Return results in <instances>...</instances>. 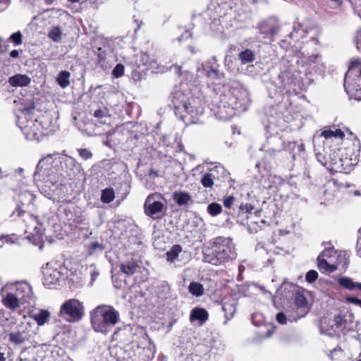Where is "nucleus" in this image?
Segmentation results:
<instances>
[{
    "label": "nucleus",
    "instance_id": "obj_25",
    "mask_svg": "<svg viewBox=\"0 0 361 361\" xmlns=\"http://www.w3.org/2000/svg\"><path fill=\"white\" fill-rule=\"evenodd\" d=\"M30 336L27 327L18 326L17 331H11L8 334V341L15 345H20L28 340Z\"/></svg>",
    "mask_w": 361,
    "mask_h": 361
},
{
    "label": "nucleus",
    "instance_id": "obj_58",
    "mask_svg": "<svg viewBox=\"0 0 361 361\" xmlns=\"http://www.w3.org/2000/svg\"><path fill=\"white\" fill-rule=\"evenodd\" d=\"M234 200L235 198L233 196H228L224 199V205L226 208H231L232 204H233Z\"/></svg>",
    "mask_w": 361,
    "mask_h": 361
},
{
    "label": "nucleus",
    "instance_id": "obj_47",
    "mask_svg": "<svg viewBox=\"0 0 361 361\" xmlns=\"http://www.w3.org/2000/svg\"><path fill=\"white\" fill-rule=\"evenodd\" d=\"M23 35L22 33L20 31H18L16 32L13 33L10 36V39L16 44V45H20L22 42Z\"/></svg>",
    "mask_w": 361,
    "mask_h": 361
},
{
    "label": "nucleus",
    "instance_id": "obj_6",
    "mask_svg": "<svg viewBox=\"0 0 361 361\" xmlns=\"http://www.w3.org/2000/svg\"><path fill=\"white\" fill-rule=\"evenodd\" d=\"M90 319L93 329L106 334L118 322L119 314L111 306L99 305L91 312Z\"/></svg>",
    "mask_w": 361,
    "mask_h": 361
},
{
    "label": "nucleus",
    "instance_id": "obj_12",
    "mask_svg": "<svg viewBox=\"0 0 361 361\" xmlns=\"http://www.w3.org/2000/svg\"><path fill=\"white\" fill-rule=\"evenodd\" d=\"M361 67V59L360 58H353L350 61L349 69L345 74L344 79V87L346 92L350 98L361 101V89H356L354 84L353 76L357 74V71Z\"/></svg>",
    "mask_w": 361,
    "mask_h": 361
},
{
    "label": "nucleus",
    "instance_id": "obj_15",
    "mask_svg": "<svg viewBox=\"0 0 361 361\" xmlns=\"http://www.w3.org/2000/svg\"><path fill=\"white\" fill-rule=\"evenodd\" d=\"M55 158H59L60 165L59 166V173L60 175V183L63 178L71 179L74 176V167L75 166V160L71 157H63L59 153H54Z\"/></svg>",
    "mask_w": 361,
    "mask_h": 361
},
{
    "label": "nucleus",
    "instance_id": "obj_48",
    "mask_svg": "<svg viewBox=\"0 0 361 361\" xmlns=\"http://www.w3.org/2000/svg\"><path fill=\"white\" fill-rule=\"evenodd\" d=\"M124 66L121 63H118L113 69L112 74L115 78H120L124 73Z\"/></svg>",
    "mask_w": 361,
    "mask_h": 361
},
{
    "label": "nucleus",
    "instance_id": "obj_24",
    "mask_svg": "<svg viewBox=\"0 0 361 361\" xmlns=\"http://www.w3.org/2000/svg\"><path fill=\"white\" fill-rule=\"evenodd\" d=\"M336 327L337 324L335 317L333 318L323 317L320 321L319 329L320 332L323 334H326L329 336L339 334L338 330Z\"/></svg>",
    "mask_w": 361,
    "mask_h": 361
},
{
    "label": "nucleus",
    "instance_id": "obj_53",
    "mask_svg": "<svg viewBox=\"0 0 361 361\" xmlns=\"http://www.w3.org/2000/svg\"><path fill=\"white\" fill-rule=\"evenodd\" d=\"M353 78L354 79L356 89H361V67L357 70V74L353 76Z\"/></svg>",
    "mask_w": 361,
    "mask_h": 361
},
{
    "label": "nucleus",
    "instance_id": "obj_52",
    "mask_svg": "<svg viewBox=\"0 0 361 361\" xmlns=\"http://www.w3.org/2000/svg\"><path fill=\"white\" fill-rule=\"evenodd\" d=\"M171 148H173L175 152H180L183 149V145L180 142V140H179V138L178 137H174V142L171 145Z\"/></svg>",
    "mask_w": 361,
    "mask_h": 361
},
{
    "label": "nucleus",
    "instance_id": "obj_45",
    "mask_svg": "<svg viewBox=\"0 0 361 361\" xmlns=\"http://www.w3.org/2000/svg\"><path fill=\"white\" fill-rule=\"evenodd\" d=\"M240 73H243L245 75H255L257 74V71H256V68L254 65L252 64H250V65H247L245 68H244L243 66L240 68Z\"/></svg>",
    "mask_w": 361,
    "mask_h": 361
},
{
    "label": "nucleus",
    "instance_id": "obj_46",
    "mask_svg": "<svg viewBox=\"0 0 361 361\" xmlns=\"http://www.w3.org/2000/svg\"><path fill=\"white\" fill-rule=\"evenodd\" d=\"M254 209V206L248 203H242L239 206V214H250Z\"/></svg>",
    "mask_w": 361,
    "mask_h": 361
},
{
    "label": "nucleus",
    "instance_id": "obj_41",
    "mask_svg": "<svg viewBox=\"0 0 361 361\" xmlns=\"http://www.w3.org/2000/svg\"><path fill=\"white\" fill-rule=\"evenodd\" d=\"M182 251V247L179 245H173L171 249L166 253V260L169 262H173Z\"/></svg>",
    "mask_w": 361,
    "mask_h": 361
},
{
    "label": "nucleus",
    "instance_id": "obj_40",
    "mask_svg": "<svg viewBox=\"0 0 361 361\" xmlns=\"http://www.w3.org/2000/svg\"><path fill=\"white\" fill-rule=\"evenodd\" d=\"M224 64L226 69L232 73L235 74L240 71V68L237 67L235 64V59L231 56H226L225 57Z\"/></svg>",
    "mask_w": 361,
    "mask_h": 361
},
{
    "label": "nucleus",
    "instance_id": "obj_37",
    "mask_svg": "<svg viewBox=\"0 0 361 361\" xmlns=\"http://www.w3.org/2000/svg\"><path fill=\"white\" fill-rule=\"evenodd\" d=\"M71 73L66 71H61L56 78L57 82L59 86L64 89L70 85Z\"/></svg>",
    "mask_w": 361,
    "mask_h": 361
},
{
    "label": "nucleus",
    "instance_id": "obj_18",
    "mask_svg": "<svg viewBox=\"0 0 361 361\" xmlns=\"http://www.w3.org/2000/svg\"><path fill=\"white\" fill-rule=\"evenodd\" d=\"M233 2L232 0H215L213 2L209 9L214 10V18H221L226 16L233 8Z\"/></svg>",
    "mask_w": 361,
    "mask_h": 361
},
{
    "label": "nucleus",
    "instance_id": "obj_20",
    "mask_svg": "<svg viewBox=\"0 0 361 361\" xmlns=\"http://www.w3.org/2000/svg\"><path fill=\"white\" fill-rule=\"evenodd\" d=\"M335 319L337 324L336 328L338 329L339 334L341 332L348 331L353 329L354 316L352 313L347 312L344 314L335 316Z\"/></svg>",
    "mask_w": 361,
    "mask_h": 361
},
{
    "label": "nucleus",
    "instance_id": "obj_13",
    "mask_svg": "<svg viewBox=\"0 0 361 361\" xmlns=\"http://www.w3.org/2000/svg\"><path fill=\"white\" fill-rule=\"evenodd\" d=\"M198 77L205 76L210 80H219L223 78V73L219 69L216 57H212L197 67Z\"/></svg>",
    "mask_w": 361,
    "mask_h": 361
},
{
    "label": "nucleus",
    "instance_id": "obj_28",
    "mask_svg": "<svg viewBox=\"0 0 361 361\" xmlns=\"http://www.w3.org/2000/svg\"><path fill=\"white\" fill-rule=\"evenodd\" d=\"M141 267L135 259H130L128 261H125L120 264V271L126 274V276H131L136 272H138Z\"/></svg>",
    "mask_w": 361,
    "mask_h": 361
},
{
    "label": "nucleus",
    "instance_id": "obj_29",
    "mask_svg": "<svg viewBox=\"0 0 361 361\" xmlns=\"http://www.w3.org/2000/svg\"><path fill=\"white\" fill-rule=\"evenodd\" d=\"M221 309L224 313L225 321L224 324H226L229 320H231L235 312V302L233 299H229L226 301H224L221 304Z\"/></svg>",
    "mask_w": 361,
    "mask_h": 361
},
{
    "label": "nucleus",
    "instance_id": "obj_19",
    "mask_svg": "<svg viewBox=\"0 0 361 361\" xmlns=\"http://www.w3.org/2000/svg\"><path fill=\"white\" fill-rule=\"evenodd\" d=\"M259 34L265 39L273 40V37L278 30V26L274 20H264L257 25Z\"/></svg>",
    "mask_w": 361,
    "mask_h": 361
},
{
    "label": "nucleus",
    "instance_id": "obj_26",
    "mask_svg": "<svg viewBox=\"0 0 361 361\" xmlns=\"http://www.w3.org/2000/svg\"><path fill=\"white\" fill-rule=\"evenodd\" d=\"M62 277L61 271L53 267H47L44 271V285L51 288L59 283Z\"/></svg>",
    "mask_w": 361,
    "mask_h": 361
},
{
    "label": "nucleus",
    "instance_id": "obj_33",
    "mask_svg": "<svg viewBox=\"0 0 361 361\" xmlns=\"http://www.w3.org/2000/svg\"><path fill=\"white\" fill-rule=\"evenodd\" d=\"M173 200L176 203L181 207L187 205L192 201L191 195L187 192L176 191L173 194Z\"/></svg>",
    "mask_w": 361,
    "mask_h": 361
},
{
    "label": "nucleus",
    "instance_id": "obj_5",
    "mask_svg": "<svg viewBox=\"0 0 361 361\" xmlns=\"http://www.w3.org/2000/svg\"><path fill=\"white\" fill-rule=\"evenodd\" d=\"M202 252L204 261L215 266L233 260L237 256L232 239L221 236L211 240Z\"/></svg>",
    "mask_w": 361,
    "mask_h": 361
},
{
    "label": "nucleus",
    "instance_id": "obj_8",
    "mask_svg": "<svg viewBox=\"0 0 361 361\" xmlns=\"http://www.w3.org/2000/svg\"><path fill=\"white\" fill-rule=\"evenodd\" d=\"M209 108L213 114L219 120H228L237 113L233 104L225 92L216 94L212 99Z\"/></svg>",
    "mask_w": 361,
    "mask_h": 361
},
{
    "label": "nucleus",
    "instance_id": "obj_3",
    "mask_svg": "<svg viewBox=\"0 0 361 361\" xmlns=\"http://www.w3.org/2000/svg\"><path fill=\"white\" fill-rule=\"evenodd\" d=\"M14 110L18 128L29 140H39L43 135V130L47 126L43 124L35 115V106L32 99L19 98L14 100Z\"/></svg>",
    "mask_w": 361,
    "mask_h": 361
},
{
    "label": "nucleus",
    "instance_id": "obj_49",
    "mask_svg": "<svg viewBox=\"0 0 361 361\" xmlns=\"http://www.w3.org/2000/svg\"><path fill=\"white\" fill-rule=\"evenodd\" d=\"M103 250L104 247L102 244L97 242H94L92 243L90 246L89 254L93 255L96 251L102 252Z\"/></svg>",
    "mask_w": 361,
    "mask_h": 361
},
{
    "label": "nucleus",
    "instance_id": "obj_14",
    "mask_svg": "<svg viewBox=\"0 0 361 361\" xmlns=\"http://www.w3.org/2000/svg\"><path fill=\"white\" fill-rule=\"evenodd\" d=\"M159 199V194H152L147 197L144 204L145 214L153 219H160L162 215L164 204Z\"/></svg>",
    "mask_w": 361,
    "mask_h": 361
},
{
    "label": "nucleus",
    "instance_id": "obj_43",
    "mask_svg": "<svg viewBox=\"0 0 361 361\" xmlns=\"http://www.w3.org/2000/svg\"><path fill=\"white\" fill-rule=\"evenodd\" d=\"M207 212L212 216H216L221 213L222 207L220 204L212 202L207 206Z\"/></svg>",
    "mask_w": 361,
    "mask_h": 361
},
{
    "label": "nucleus",
    "instance_id": "obj_62",
    "mask_svg": "<svg viewBox=\"0 0 361 361\" xmlns=\"http://www.w3.org/2000/svg\"><path fill=\"white\" fill-rule=\"evenodd\" d=\"M0 241L1 242H6V243H13V240L11 239V237L9 236V235H0Z\"/></svg>",
    "mask_w": 361,
    "mask_h": 361
},
{
    "label": "nucleus",
    "instance_id": "obj_10",
    "mask_svg": "<svg viewBox=\"0 0 361 361\" xmlns=\"http://www.w3.org/2000/svg\"><path fill=\"white\" fill-rule=\"evenodd\" d=\"M82 302L75 298L66 300L61 306L59 317L68 322H77L84 316Z\"/></svg>",
    "mask_w": 361,
    "mask_h": 361
},
{
    "label": "nucleus",
    "instance_id": "obj_4",
    "mask_svg": "<svg viewBox=\"0 0 361 361\" xmlns=\"http://www.w3.org/2000/svg\"><path fill=\"white\" fill-rule=\"evenodd\" d=\"M61 161L59 158H55L54 153L47 154L39 161L33 178L42 193L50 195L53 188L60 183L61 174L58 170Z\"/></svg>",
    "mask_w": 361,
    "mask_h": 361
},
{
    "label": "nucleus",
    "instance_id": "obj_56",
    "mask_svg": "<svg viewBox=\"0 0 361 361\" xmlns=\"http://www.w3.org/2000/svg\"><path fill=\"white\" fill-rule=\"evenodd\" d=\"M354 42L356 44L357 49H360L361 48V30L356 32L354 37Z\"/></svg>",
    "mask_w": 361,
    "mask_h": 361
},
{
    "label": "nucleus",
    "instance_id": "obj_50",
    "mask_svg": "<svg viewBox=\"0 0 361 361\" xmlns=\"http://www.w3.org/2000/svg\"><path fill=\"white\" fill-rule=\"evenodd\" d=\"M318 273L315 270H310L306 274L305 279L307 282L312 283L316 281Z\"/></svg>",
    "mask_w": 361,
    "mask_h": 361
},
{
    "label": "nucleus",
    "instance_id": "obj_64",
    "mask_svg": "<svg viewBox=\"0 0 361 361\" xmlns=\"http://www.w3.org/2000/svg\"><path fill=\"white\" fill-rule=\"evenodd\" d=\"M347 300L353 304L358 305L360 299L355 298V297H349L347 298Z\"/></svg>",
    "mask_w": 361,
    "mask_h": 361
},
{
    "label": "nucleus",
    "instance_id": "obj_30",
    "mask_svg": "<svg viewBox=\"0 0 361 361\" xmlns=\"http://www.w3.org/2000/svg\"><path fill=\"white\" fill-rule=\"evenodd\" d=\"M18 300L17 298L12 293L6 291L5 295L3 296L2 302L4 305L10 309L11 310H15L18 307L23 306V303Z\"/></svg>",
    "mask_w": 361,
    "mask_h": 361
},
{
    "label": "nucleus",
    "instance_id": "obj_9",
    "mask_svg": "<svg viewBox=\"0 0 361 361\" xmlns=\"http://www.w3.org/2000/svg\"><path fill=\"white\" fill-rule=\"evenodd\" d=\"M225 94L233 104L237 112H244L247 110L250 103V93L247 89L240 85H233Z\"/></svg>",
    "mask_w": 361,
    "mask_h": 361
},
{
    "label": "nucleus",
    "instance_id": "obj_63",
    "mask_svg": "<svg viewBox=\"0 0 361 361\" xmlns=\"http://www.w3.org/2000/svg\"><path fill=\"white\" fill-rule=\"evenodd\" d=\"M269 142L273 143V144H279V145H280V146L282 145V142H281V139L276 136L271 137L270 138V140L269 141Z\"/></svg>",
    "mask_w": 361,
    "mask_h": 361
},
{
    "label": "nucleus",
    "instance_id": "obj_59",
    "mask_svg": "<svg viewBox=\"0 0 361 361\" xmlns=\"http://www.w3.org/2000/svg\"><path fill=\"white\" fill-rule=\"evenodd\" d=\"M191 37V33L189 30H185L182 35L180 37H178L177 38V40L180 42H182L183 40H186L188 39H189L190 37Z\"/></svg>",
    "mask_w": 361,
    "mask_h": 361
},
{
    "label": "nucleus",
    "instance_id": "obj_54",
    "mask_svg": "<svg viewBox=\"0 0 361 361\" xmlns=\"http://www.w3.org/2000/svg\"><path fill=\"white\" fill-rule=\"evenodd\" d=\"M281 150V147H268L267 149H265L266 152L270 156V157H275L276 154L279 153Z\"/></svg>",
    "mask_w": 361,
    "mask_h": 361
},
{
    "label": "nucleus",
    "instance_id": "obj_17",
    "mask_svg": "<svg viewBox=\"0 0 361 361\" xmlns=\"http://www.w3.org/2000/svg\"><path fill=\"white\" fill-rule=\"evenodd\" d=\"M93 116L97 118V121L102 125L105 126L104 130L108 136L113 134V131L111 128L112 123V117L109 113V109L106 107H102L96 109L93 113Z\"/></svg>",
    "mask_w": 361,
    "mask_h": 361
},
{
    "label": "nucleus",
    "instance_id": "obj_22",
    "mask_svg": "<svg viewBox=\"0 0 361 361\" xmlns=\"http://www.w3.org/2000/svg\"><path fill=\"white\" fill-rule=\"evenodd\" d=\"M295 304L297 308V317H289L290 322L295 321L297 319L305 317L309 312L308 302L304 295L296 293L294 298Z\"/></svg>",
    "mask_w": 361,
    "mask_h": 361
},
{
    "label": "nucleus",
    "instance_id": "obj_2",
    "mask_svg": "<svg viewBox=\"0 0 361 361\" xmlns=\"http://www.w3.org/2000/svg\"><path fill=\"white\" fill-rule=\"evenodd\" d=\"M172 103L175 114L186 124L201 123L204 111L205 98L200 90L188 84H182L180 90L173 93Z\"/></svg>",
    "mask_w": 361,
    "mask_h": 361
},
{
    "label": "nucleus",
    "instance_id": "obj_1",
    "mask_svg": "<svg viewBox=\"0 0 361 361\" xmlns=\"http://www.w3.org/2000/svg\"><path fill=\"white\" fill-rule=\"evenodd\" d=\"M351 138L343 140L345 133L336 127L324 130L314 140H323L324 154L317 153V158L324 166L335 172L348 173L350 168L357 164L360 152V142L349 133Z\"/></svg>",
    "mask_w": 361,
    "mask_h": 361
},
{
    "label": "nucleus",
    "instance_id": "obj_39",
    "mask_svg": "<svg viewBox=\"0 0 361 361\" xmlns=\"http://www.w3.org/2000/svg\"><path fill=\"white\" fill-rule=\"evenodd\" d=\"M338 283L342 287L349 290H353L354 289L358 288V284L360 283L354 282L350 278L348 277H341L338 279Z\"/></svg>",
    "mask_w": 361,
    "mask_h": 361
},
{
    "label": "nucleus",
    "instance_id": "obj_21",
    "mask_svg": "<svg viewBox=\"0 0 361 361\" xmlns=\"http://www.w3.org/2000/svg\"><path fill=\"white\" fill-rule=\"evenodd\" d=\"M29 317L33 319L39 326L44 325L50 318V312L47 310L37 309L35 305L30 307H25Z\"/></svg>",
    "mask_w": 361,
    "mask_h": 361
},
{
    "label": "nucleus",
    "instance_id": "obj_44",
    "mask_svg": "<svg viewBox=\"0 0 361 361\" xmlns=\"http://www.w3.org/2000/svg\"><path fill=\"white\" fill-rule=\"evenodd\" d=\"M97 56L98 57L99 65L102 68H106L107 66L106 63L107 59L106 51L103 49L99 48L97 51Z\"/></svg>",
    "mask_w": 361,
    "mask_h": 361
},
{
    "label": "nucleus",
    "instance_id": "obj_51",
    "mask_svg": "<svg viewBox=\"0 0 361 361\" xmlns=\"http://www.w3.org/2000/svg\"><path fill=\"white\" fill-rule=\"evenodd\" d=\"M80 157L84 160L91 159L92 153L87 149H79L78 150Z\"/></svg>",
    "mask_w": 361,
    "mask_h": 361
},
{
    "label": "nucleus",
    "instance_id": "obj_36",
    "mask_svg": "<svg viewBox=\"0 0 361 361\" xmlns=\"http://www.w3.org/2000/svg\"><path fill=\"white\" fill-rule=\"evenodd\" d=\"M317 264L319 269L324 273H332L337 269L335 265L330 264L325 258L318 257Z\"/></svg>",
    "mask_w": 361,
    "mask_h": 361
},
{
    "label": "nucleus",
    "instance_id": "obj_57",
    "mask_svg": "<svg viewBox=\"0 0 361 361\" xmlns=\"http://www.w3.org/2000/svg\"><path fill=\"white\" fill-rule=\"evenodd\" d=\"M276 318L277 322L281 324H286L287 323V317L283 312L278 313Z\"/></svg>",
    "mask_w": 361,
    "mask_h": 361
},
{
    "label": "nucleus",
    "instance_id": "obj_11",
    "mask_svg": "<svg viewBox=\"0 0 361 361\" xmlns=\"http://www.w3.org/2000/svg\"><path fill=\"white\" fill-rule=\"evenodd\" d=\"M4 291L12 293L18 300H21L23 310L25 307L35 305V298L32 295V287L27 283L17 282L6 285L4 288Z\"/></svg>",
    "mask_w": 361,
    "mask_h": 361
},
{
    "label": "nucleus",
    "instance_id": "obj_38",
    "mask_svg": "<svg viewBox=\"0 0 361 361\" xmlns=\"http://www.w3.org/2000/svg\"><path fill=\"white\" fill-rule=\"evenodd\" d=\"M188 290L190 294L196 297H200L204 294L203 285L199 282H191L188 286Z\"/></svg>",
    "mask_w": 361,
    "mask_h": 361
},
{
    "label": "nucleus",
    "instance_id": "obj_42",
    "mask_svg": "<svg viewBox=\"0 0 361 361\" xmlns=\"http://www.w3.org/2000/svg\"><path fill=\"white\" fill-rule=\"evenodd\" d=\"M115 198V192L113 188H105L102 190L101 200L104 203H110Z\"/></svg>",
    "mask_w": 361,
    "mask_h": 361
},
{
    "label": "nucleus",
    "instance_id": "obj_7",
    "mask_svg": "<svg viewBox=\"0 0 361 361\" xmlns=\"http://www.w3.org/2000/svg\"><path fill=\"white\" fill-rule=\"evenodd\" d=\"M18 216L23 220L25 224L26 238L35 245H39V249L42 250L43 245L41 243L44 234V228L38 218L22 209L18 210Z\"/></svg>",
    "mask_w": 361,
    "mask_h": 361
},
{
    "label": "nucleus",
    "instance_id": "obj_61",
    "mask_svg": "<svg viewBox=\"0 0 361 361\" xmlns=\"http://www.w3.org/2000/svg\"><path fill=\"white\" fill-rule=\"evenodd\" d=\"M297 143L295 142H288V144L285 146L284 149L292 152L296 147Z\"/></svg>",
    "mask_w": 361,
    "mask_h": 361
},
{
    "label": "nucleus",
    "instance_id": "obj_31",
    "mask_svg": "<svg viewBox=\"0 0 361 361\" xmlns=\"http://www.w3.org/2000/svg\"><path fill=\"white\" fill-rule=\"evenodd\" d=\"M31 79L25 74H16L8 78V83L12 87H26L30 83Z\"/></svg>",
    "mask_w": 361,
    "mask_h": 361
},
{
    "label": "nucleus",
    "instance_id": "obj_16",
    "mask_svg": "<svg viewBox=\"0 0 361 361\" xmlns=\"http://www.w3.org/2000/svg\"><path fill=\"white\" fill-rule=\"evenodd\" d=\"M28 185H19L15 189L16 200L22 206H30L35 200V195Z\"/></svg>",
    "mask_w": 361,
    "mask_h": 361
},
{
    "label": "nucleus",
    "instance_id": "obj_32",
    "mask_svg": "<svg viewBox=\"0 0 361 361\" xmlns=\"http://www.w3.org/2000/svg\"><path fill=\"white\" fill-rule=\"evenodd\" d=\"M136 65L138 67L142 66L149 68H157V61L152 59L147 54L141 53L136 56Z\"/></svg>",
    "mask_w": 361,
    "mask_h": 361
},
{
    "label": "nucleus",
    "instance_id": "obj_60",
    "mask_svg": "<svg viewBox=\"0 0 361 361\" xmlns=\"http://www.w3.org/2000/svg\"><path fill=\"white\" fill-rule=\"evenodd\" d=\"M318 58L317 55H312L309 58V59L307 61V63H309V65L311 68H314L315 67L316 63V59Z\"/></svg>",
    "mask_w": 361,
    "mask_h": 361
},
{
    "label": "nucleus",
    "instance_id": "obj_35",
    "mask_svg": "<svg viewBox=\"0 0 361 361\" xmlns=\"http://www.w3.org/2000/svg\"><path fill=\"white\" fill-rule=\"evenodd\" d=\"M47 37L54 42H61L63 37V31L60 26L51 27L47 34Z\"/></svg>",
    "mask_w": 361,
    "mask_h": 361
},
{
    "label": "nucleus",
    "instance_id": "obj_27",
    "mask_svg": "<svg viewBox=\"0 0 361 361\" xmlns=\"http://www.w3.org/2000/svg\"><path fill=\"white\" fill-rule=\"evenodd\" d=\"M208 312L203 308L196 307L191 310L190 321L192 324L202 326L208 319Z\"/></svg>",
    "mask_w": 361,
    "mask_h": 361
},
{
    "label": "nucleus",
    "instance_id": "obj_23",
    "mask_svg": "<svg viewBox=\"0 0 361 361\" xmlns=\"http://www.w3.org/2000/svg\"><path fill=\"white\" fill-rule=\"evenodd\" d=\"M221 173L224 174L226 173L224 166L219 164L211 169L209 172L205 173L201 178L200 183L203 187L207 188H212L214 180L217 178L216 174Z\"/></svg>",
    "mask_w": 361,
    "mask_h": 361
},
{
    "label": "nucleus",
    "instance_id": "obj_55",
    "mask_svg": "<svg viewBox=\"0 0 361 361\" xmlns=\"http://www.w3.org/2000/svg\"><path fill=\"white\" fill-rule=\"evenodd\" d=\"M334 252V250L333 248H326L318 257L327 259L332 255Z\"/></svg>",
    "mask_w": 361,
    "mask_h": 361
},
{
    "label": "nucleus",
    "instance_id": "obj_34",
    "mask_svg": "<svg viewBox=\"0 0 361 361\" xmlns=\"http://www.w3.org/2000/svg\"><path fill=\"white\" fill-rule=\"evenodd\" d=\"M255 52L250 49H245L239 52L238 57L240 61L241 65H245L252 63L255 60Z\"/></svg>",
    "mask_w": 361,
    "mask_h": 361
}]
</instances>
